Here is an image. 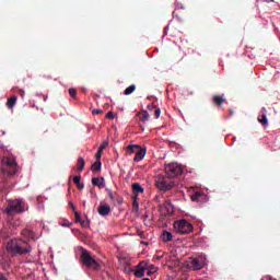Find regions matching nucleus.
Here are the masks:
<instances>
[{"instance_id":"obj_1","label":"nucleus","mask_w":280,"mask_h":280,"mask_svg":"<svg viewBox=\"0 0 280 280\" xmlns=\"http://www.w3.org/2000/svg\"><path fill=\"white\" fill-rule=\"evenodd\" d=\"M7 250L12 255H27L32 252V246L26 241L14 238L8 242Z\"/></svg>"},{"instance_id":"obj_2","label":"nucleus","mask_w":280,"mask_h":280,"mask_svg":"<svg viewBox=\"0 0 280 280\" xmlns=\"http://www.w3.org/2000/svg\"><path fill=\"white\" fill-rule=\"evenodd\" d=\"M19 172L16 160L12 156H5L2 159V173L7 176H14Z\"/></svg>"},{"instance_id":"obj_3","label":"nucleus","mask_w":280,"mask_h":280,"mask_svg":"<svg viewBox=\"0 0 280 280\" xmlns=\"http://www.w3.org/2000/svg\"><path fill=\"white\" fill-rule=\"evenodd\" d=\"M23 211H27V205H25V201H23V199L10 200L8 207L5 208V212L9 215L23 213Z\"/></svg>"},{"instance_id":"obj_4","label":"nucleus","mask_w":280,"mask_h":280,"mask_svg":"<svg viewBox=\"0 0 280 280\" xmlns=\"http://www.w3.org/2000/svg\"><path fill=\"white\" fill-rule=\"evenodd\" d=\"M173 226L179 235H189L194 231V225L187 220L175 221Z\"/></svg>"},{"instance_id":"obj_5","label":"nucleus","mask_w":280,"mask_h":280,"mask_svg":"<svg viewBox=\"0 0 280 280\" xmlns=\"http://www.w3.org/2000/svg\"><path fill=\"white\" fill-rule=\"evenodd\" d=\"M155 185L161 191H170V189L174 187V179H172L170 176H162L158 178Z\"/></svg>"},{"instance_id":"obj_6","label":"nucleus","mask_w":280,"mask_h":280,"mask_svg":"<svg viewBox=\"0 0 280 280\" xmlns=\"http://www.w3.org/2000/svg\"><path fill=\"white\" fill-rule=\"evenodd\" d=\"M81 259L84 266L88 268H93L94 270H97L100 268V262L96 261L95 258L91 256V253L88 250H83L81 254Z\"/></svg>"},{"instance_id":"obj_7","label":"nucleus","mask_w":280,"mask_h":280,"mask_svg":"<svg viewBox=\"0 0 280 280\" xmlns=\"http://www.w3.org/2000/svg\"><path fill=\"white\" fill-rule=\"evenodd\" d=\"M164 170L167 176L171 178L180 176V174H183V166H180L178 163H171L166 165Z\"/></svg>"},{"instance_id":"obj_8","label":"nucleus","mask_w":280,"mask_h":280,"mask_svg":"<svg viewBox=\"0 0 280 280\" xmlns=\"http://www.w3.org/2000/svg\"><path fill=\"white\" fill-rule=\"evenodd\" d=\"M132 189H133L132 212L139 213V194H141V184L139 183L132 184Z\"/></svg>"},{"instance_id":"obj_9","label":"nucleus","mask_w":280,"mask_h":280,"mask_svg":"<svg viewBox=\"0 0 280 280\" xmlns=\"http://www.w3.org/2000/svg\"><path fill=\"white\" fill-rule=\"evenodd\" d=\"M127 152H128L129 154H136V156H135V159H133V161H135L136 163H139V161H141V147H140V145H138V144L129 145V147L127 148Z\"/></svg>"},{"instance_id":"obj_10","label":"nucleus","mask_w":280,"mask_h":280,"mask_svg":"<svg viewBox=\"0 0 280 280\" xmlns=\"http://www.w3.org/2000/svg\"><path fill=\"white\" fill-rule=\"evenodd\" d=\"M161 211H162V213H164V215H172V213H174V205H172V201L166 200L161 206Z\"/></svg>"},{"instance_id":"obj_11","label":"nucleus","mask_w":280,"mask_h":280,"mask_svg":"<svg viewBox=\"0 0 280 280\" xmlns=\"http://www.w3.org/2000/svg\"><path fill=\"white\" fill-rule=\"evenodd\" d=\"M190 268H192V270H202V268H205V260H202V258H194L190 261Z\"/></svg>"},{"instance_id":"obj_12","label":"nucleus","mask_w":280,"mask_h":280,"mask_svg":"<svg viewBox=\"0 0 280 280\" xmlns=\"http://www.w3.org/2000/svg\"><path fill=\"white\" fill-rule=\"evenodd\" d=\"M92 185H95L98 189H104V187H106V182L104 180V177H93Z\"/></svg>"},{"instance_id":"obj_13","label":"nucleus","mask_w":280,"mask_h":280,"mask_svg":"<svg viewBox=\"0 0 280 280\" xmlns=\"http://www.w3.org/2000/svg\"><path fill=\"white\" fill-rule=\"evenodd\" d=\"M98 213L103 217L108 215L110 213V207L106 203H102L98 207Z\"/></svg>"},{"instance_id":"obj_14","label":"nucleus","mask_w":280,"mask_h":280,"mask_svg":"<svg viewBox=\"0 0 280 280\" xmlns=\"http://www.w3.org/2000/svg\"><path fill=\"white\" fill-rule=\"evenodd\" d=\"M212 102L214 106H222L226 102V98H224L222 95H214L212 97Z\"/></svg>"},{"instance_id":"obj_15","label":"nucleus","mask_w":280,"mask_h":280,"mask_svg":"<svg viewBox=\"0 0 280 280\" xmlns=\"http://www.w3.org/2000/svg\"><path fill=\"white\" fill-rule=\"evenodd\" d=\"M151 265H152V264L145 262V261H142V262H141V277H145L148 270H150V266H151Z\"/></svg>"},{"instance_id":"obj_16","label":"nucleus","mask_w":280,"mask_h":280,"mask_svg":"<svg viewBox=\"0 0 280 280\" xmlns=\"http://www.w3.org/2000/svg\"><path fill=\"white\" fill-rule=\"evenodd\" d=\"M161 238H162L163 242H172L173 235L168 231H163L162 235H161Z\"/></svg>"},{"instance_id":"obj_17","label":"nucleus","mask_w":280,"mask_h":280,"mask_svg":"<svg viewBox=\"0 0 280 280\" xmlns=\"http://www.w3.org/2000/svg\"><path fill=\"white\" fill-rule=\"evenodd\" d=\"M84 165H86V162H84V158H79L77 164V172H82L84 170Z\"/></svg>"},{"instance_id":"obj_18","label":"nucleus","mask_w":280,"mask_h":280,"mask_svg":"<svg viewBox=\"0 0 280 280\" xmlns=\"http://www.w3.org/2000/svg\"><path fill=\"white\" fill-rule=\"evenodd\" d=\"M258 122L261 124V126H268V117L266 114L258 115Z\"/></svg>"},{"instance_id":"obj_19","label":"nucleus","mask_w":280,"mask_h":280,"mask_svg":"<svg viewBox=\"0 0 280 280\" xmlns=\"http://www.w3.org/2000/svg\"><path fill=\"white\" fill-rule=\"evenodd\" d=\"M16 96H11L7 102L8 108H14V106H16Z\"/></svg>"},{"instance_id":"obj_20","label":"nucleus","mask_w":280,"mask_h":280,"mask_svg":"<svg viewBox=\"0 0 280 280\" xmlns=\"http://www.w3.org/2000/svg\"><path fill=\"white\" fill-rule=\"evenodd\" d=\"M158 271H159V268L154 265H151V266H149V269H148L145 276L151 277V275H154Z\"/></svg>"},{"instance_id":"obj_21","label":"nucleus","mask_w":280,"mask_h":280,"mask_svg":"<svg viewBox=\"0 0 280 280\" xmlns=\"http://www.w3.org/2000/svg\"><path fill=\"white\" fill-rule=\"evenodd\" d=\"M136 89H137V86H136L135 84H132V85L128 86V88L125 90L124 94H125V95H132V93H135V90H136Z\"/></svg>"},{"instance_id":"obj_22","label":"nucleus","mask_w":280,"mask_h":280,"mask_svg":"<svg viewBox=\"0 0 280 280\" xmlns=\"http://www.w3.org/2000/svg\"><path fill=\"white\" fill-rule=\"evenodd\" d=\"M135 277L141 279V262L137 265V270L133 271Z\"/></svg>"},{"instance_id":"obj_23","label":"nucleus","mask_w":280,"mask_h":280,"mask_svg":"<svg viewBox=\"0 0 280 280\" xmlns=\"http://www.w3.org/2000/svg\"><path fill=\"white\" fill-rule=\"evenodd\" d=\"M92 172H100L102 170V163H94L91 167Z\"/></svg>"},{"instance_id":"obj_24","label":"nucleus","mask_w":280,"mask_h":280,"mask_svg":"<svg viewBox=\"0 0 280 280\" xmlns=\"http://www.w3.org/2000/svg\"><path fill=\"white\" fill-rule=\"evenodd\" d=\"M141 121H148V119H150V114H148V112L142 110L141 112Z\"/></svg>"},{"instance_id":"obj_25","label":"nucleus","mask_w":280,"mask_h":280,"mask_svg":"<svg viewBox=\"0 0 280 280\" xmlns=\"http://www.w3.org/2000/svg\"><path fill=\"white\" fill-rule=\"evenodd\" d=\"M202 196V192H200V191H197V192H195L194 195H191V200L192 201H198V200H200V197Z\"/></svg>"},{"instance_id":"obj_26","label":"nucleus","mask_w":280,"mask_h":280,"mask_svg":"<svg viewBox=\"0 0 280 280\" xmlns=\"http://www.w3.org/2000/svg\"><path fill=\"white\" fill-rule=\"evenodd\" d=\"M75 222H82V214L78 211H74Z\"/></svg>"},{"instance_id":"obj_27","label":"nucleus","mask_w":280,"mask_h":280,"mask_svg":"<svg viewBox=\"0 0 280 280\" xmlns=\"http://www.w3.org/2000/svg\"><path fill=\"white\" fill-rule=\"evenodd\" d=\"M80 222V224L84 228V229H88V226H89V220H81V221H79Z\"/></svg>"},{"instance_id":"obj_28","label":"nucleus","mask_w":280,"mask_h":280,"mask_svg":"<svg viewBox=\"0 0 280 280\" xmlns=\"http://www.w3.org/2000/svg\"><path fill=\"white\" fill-rule=\"evenodd\" d=\"M108 145V142H103L102 144H101V147H100V152H104V150L106 149V147Z\"/></svg>"},{"instance_id":"obj_29","label":"nucleus","mask_w":280,"mask_h":280,"mask_svg":"<svg viewBox=\"0 0 280 280\" xmlns=\"http://www.w3.org/2000/svg\"><path fill=\"white\" fill-rule=\"evenodd\" d=\"M80 180H82V177L80 175H77V176L73 177V183L75 185H78L80 183Z\"/></svg>"},{"instance_id":"obj_30","label":"nucleus","mask_w":280,"mask_h":280,"mask_svg":"<svg viewBox=\"0 0 280 280\" xmlns=\"http://www.w3.org/2000/svg\"><path fill=\"white\" fill-rule=\"evenodd\" d=\"M154 117H155V119H159V117H161V109L160 108H155Z\"/></svg>"},{"instance_id":"obj_31","label":"nucleus","mask_w":280,"mask_h":280,"mask_svg":"<svg viewBox=\"0 0 280 280\" xmlns=\"http://www.w3.org/2000/svg\"><path fill=\"white\" fill-rule=\"evenodd\" d=\"M145 152H148V148L141 147V159L145 158Z\"/></svg>"},{"instance_id":"obj_32","label":"nucleus","mask_w":280,"mask_h":280,"mask_svg":"<svg viewBox=\"0 0 280 280\" xmlns=\"http://www.w3.org/2000/svg\"><path fill=\"white\" fill-rule=\"evenodd\" d=\"M69 93L71 97H75V95H78V92L75 91V89H69Z\"/></svg>"},{"instance_id":"obj_33","label":"nucleus","mask_w":280,"mask_h":280,"mask_svg":"<svg viewBox=\"0 0 280 280\" xmlns=\"http://www.w3.org/2000/svg\"><path fill=\"white\" fill-rule=\"evenodd\" d=\"M106 117H107V119H115V114H113V112H108L106 114Z\"/></svg>"},{"instance_id":"obj_34","label":"nucleus","mask_w":280,"mask_h":280,"mask_svg":"<svg viewBox=\"0 0 280 280\" xmlns=\"http://www.w3.org/2000/svg\"><path fill=\"white\" fill-rule=\"evenodd\" d=\"M92 115H102V109H93Z\"/></svg>"},{"instance_id":"obj_35","label":"nucleus","mask_w":280,"mask_h":280,"mask_svg":"<svg viewBox=\"0 0 280 280\" xmlns=\"http://www.w3.org/2000/svg\"><path fill=\"white\" fill-rule=\"evenodd\" d=\"M77 187H78V189H84V184L79 182L77 184Z\"/></svg>"},{"instance_id":"obj_36","label":"nucleus","mask_w":280,"mask_h":280,"mask_svg":"<svg viewBox=\"0 0 280 280\" xmlns=\"http://www.w3.org/2000/svg\"><path fill=\"white\" fill-rule=\"evenodd\" d=\"M20 95H21L22 98H25V90H21Z\"/></svg>"},{"instance_id":"obj_37","label":"nucleus","mask_w":280,"mask_h":280,"mask_svg":"<svg viewBox=\"0 0 280 280\" xmlns=\"http://www.w3.org/2000/svg\"><path fill=\"white\" fill-rule=\"evenodd\" d=\"M96 159H102V152H100V149H98V151L96 153Z\"/></svg>"},{"instance_id":"obj_38","label":"nucleus","mask_w":280,"mask_h":280,"mask_svg":"<svg viewBox=\"0 0 280 280\" xmlns=\"http://www.w3.org/2000/svg\"><path fill=\"white\" fill-rule=\"evenodd\" d=\"M71 224H72L71 222H68V223H62L61 225L66 226V228H69V226H71Z\"/></svg>"},{"instance_id":"obj_39","label":"nucleus","mask_w":280,"mask_h":280,"mask_svg":"<svg viewBox=\"0 0 280 280\" xmlns=\"http://www.w3.org/2000/svg\"><path fill=\"white\" fill-rule=\"evenodd\" d=\"M260 113H261V115H266V113H267L266 107H262L261 110H260Z\"/></svg>"},{"instance_id":"obj_40","label":"nucleus","mask_w":280,"mask_h":280,"mask_svg":"<svg viewBox=\"0 0 280 280\" xmlns=\"http://www.w3.org/2000/svg\"><path fill=\"white\" fill-rule=\"evenodd\" d=\"M154 108H156V107H154V105H149V106H148V109L151 110V112H152Z\"/></svg>"},{"instance_id":"obj_41","label":"nucleus","mask_w":280,"mask_h":280,"mask_svg":"<svg viewBox=\"0 0 280 280\" xmlns=\"http://www.w3.org/2000/svg\"><path fill=\"white\" fill-rule=\"evenodd\" d=\"M70 207L72 208L73 211H75V206L73 203H70Z\"/></svg>"},{"instance_id":"obj_42","label":"nucleus","mask_w":280,"mask_h":280,"mask_svg":"<svg viewBox=\"0 0 280 280\" xmlns=\"http://www.w3.org/2000/svg\"><path fill=\"white\" fill-rule=\"evenodd\" d=\"M266 1L267 3H272L275 0H264Z\"/></svg>"},{"instance_id":"obj_43","label":"nucleus","mask_w":280,"mask_h":280,"mask_svg":"<svg viewBox=\"0 0 280 280\" xmlns=\"http://www.w3.org/2000/svg\"><path fill=\"white\" fill-rule=\"evenodd\" d=\"M141 244H144V246H148V243H145V242H141Z\"/></svg>"},{"instance_id":"obj_44","label":"nucleus","mask_w":280,"mask_h":280,"mask_svg":"<svg viewBox=\"0 0 280 280\" xmlns=\"http://www.w3.org/2000/svg\"><path fill=\"white\" fill-rule=\"evenodd\" d=\"M230 115H231V116L233 115V110H232V109H230Z\"/></svg>"},{"instance_id":"obj_45","label":"nucleus","mask_w":280,"mask_h":280,"mask_svg":"<svg viewBox=\"0 0 280 280\" xmlns=\"http://www.w3.org/2000/svg\"><path fill=\"white\" fill-rule=\"evenodd\" d=\"M141 280H150V278H142Z\"/></svg>"},{"instance_id":"obj_46","label":"nucleus","mask_w":280,"mask_h":280,"mask_svg":"<svg viewBox=\"0 0 280 280\" xmlns=\"http://www.w3.org/2000/svg\"><path fill=\"white\" fill-rule=\"evenodd\" d=\"M144 220H148V217H147V214L144 215Z\"/></svg>"},{"instance_id":"obj_47","label":"nucleus","mask_w":280,"mask_h":280,"mask_svg":"<svg viewBox=\"0 0 280 280\" xmlns=\"http://www.w3.org/2000/svg\"><path fill=\"white\" fill-rule=\"evenodd\" d=\"M141 194H143V188H141Z\"/></svg>"}]
</instances>
